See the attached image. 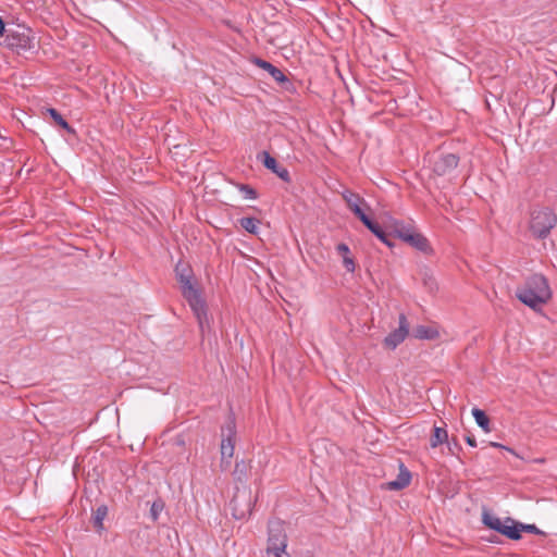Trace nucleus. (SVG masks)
Here are the masks:
<instances>
[{"label": "nucleus", "mask_w": 557, "mask_h": 557, "mask_svg": "<svg viewBox=\"0 0 557 557\" xmlns=\"http://www.w3.org/2000/svg\"><path fill=\"white\" fill-rule=\"evenodd\" d=\"M472 416H473L476 424L485 433H490L491 432V428H490L491 421H490V418L486 416V413L483 410H481L479 408H473L472 409Z\"/></svg>", "instance_id": "23"}, {"label": "nucleus", "mask_w": 557, "mask_h": 557, "mask_svg": "<svg viewBox=\"0 0 557 557\" xmlns=\"http://www.w3.org/2000/svg\"><path fill=\"white\" fill-rule=\"evenodd\" d=\"M46 111L58 126L63 128L69 134H76L75 129L65 121V119L54 108H48L46 109Z\"/></svg>", "instance_id": "20"}, {"label": "nucleus", "mask_w": 557, "mask_h": 557, "mask_svg": "<svg viewBox=\"0 0 557 557\" xmlns=\"http://www.w3.org/2000/svg\"><path fill=\"white\" fill-rule=\"evenodd\" d=\"M236 441V425L233 419H230L221 428V469L225 471L231 466V459L234 455Z\"/></svg>", "instance_id": "5"}, {"label": "nucleus", "mask_w": 557, "mask_h": 557, "mask_svg": "<svg viewBox=\"0 0 557 557\" xmlns=\"http://www.w3.org/2000/svg\"><path fill=\"white\" fill-rule=\"evenodd\" d=\"M392 234H394L397 238L401 240H406L407 236L414 233L416 230L410 224H406L403 221H393L391 224Z\"/></svg>", "instance_id": "17"}, {"label": "nucleus", "mask_w": 557, "mask_h": 557, "mask_svg": "<svg viewBox=\"0 0 557 557\" xmlns=\"http://www.w3.org/2000/svg\"><path fill=\"white\" fill-rule=\"evenodd\" d=\"M175 444H177L178 446L184 445V438L182 436H177L175 438Z\"/></svg>", "instance_id": "32"}, {"label": "nucleus", "mask_w": 557, "mask_h": 557, "mask_svg": "<svg viewBox=\"0 0 557 557\" xmlns=\"http://www.w3.org/2000/svg\"><path fill=\"white\" fill-rule=\"evenodd\" d=\"M556 222L557 216L553 210L548 208L534 210L531 215L530 230L536 238H545Z\"/></svg>", "instance_id": "4"}, {"label": "nucleus", "mask_w": 557, "mask_h": 557, "mask_svg": "<svg viewBox=\"0 0 557 557\" xmlns=\"http://www.w3.org/2000/svg\"><path fill=\"white\" fill-rule=\"evenodd\" d=\"M456 447H459L458 443H455V445H453V447H449V450H453V448H456Z\"/></svg>", "instance_id": "37"}, {"label": "nucleus", "mask_w": 557, "mask_h": 557, "mask_svg": "<svg viewBox=\"0 0 557 557\" xmlns=\"http://www.w3.org/2000/svg\"><path fill=\"white\" fill-rule=\"evenodd\" d=\"M458 163L459 157L457 154L441 153L432 161V170L436 175L443 176L455 170Z\"/></svg>", "instance_id": "10"}, {"label": "nucleus", "mask_w": 557, "mask_h": 557, "mask_svg": "<svg viewBox=\"0 0 557 557\" xmlns=\"http://www.w3.org/2000/svg\"><path fill=\"white\" fill-rule=\"evenodd\" d=\"M255 64L258 65L260 69L267 71L272 78L277 83H285L287 82L286 75L276 66H274L272 63L262 60L260 58H257L255 60Z\"/></svg>", "instance_id": "15"}, {"label": "nucleus", "mask_w": 557, "mask_h": 557, "mask_svg": "<svg viewBox=\"0 0 557 557\" xmlns=\"http://www.w3.org/2000/svg\"><path fill=\"white\" fill-rule=\"evenodd\" d=\"M448 441V433L445 428L434 426L433 434L430 438V446L432 448H436L437 446L446 443Z\"/></svg>", "instance_id": "22"}, {"label": "nucleus", "mask_w": 557, "mask_h": 557, "mask_svg": "<svg viewBox=\"0 0 557 557\" xmlns=\"http://www.w3.org/2000/svg\"><path fill=\"white\" fill-rule=\"evenodd\" d=\"M405 243L409 244L411 247L423 253H432L433 249L430 246V243L425 236L421 233L414 232L407 236Z\"/></svg>", "instance_id": "14"}, {"label": "nucleus", "mask_w": 557, "mask_h": 557, "mask_svg": "<svg viewBox=\"0 0 557 557\" xmlns=\"http://www.w3.org/2000/svg\"><path fill=\"white\" fill-rule=\"evenodd\" d=\"M164 502L161 498H158L152 503L149 516L153 522H156L159 519L160 513L164 509Z\"/></svg>", "instance_id": "27"}, {"label": "nucleus", "mask_w": 557, "mask_h": 557, "mask_svg": "<svg viewBox=\"0 0 557 557\" xmlns=\"http://www.w3.org/2000/svg\"><path fill=\"white\" fill-rule=\"evenodd\" d=\"M239 225L248 233L256 235L259 231L260 220L251 216H244L238 220Z\"/></svg>", "instance_id": "24"}, {"label": "nucleus", "mask_w": 557, "mask_h": 557, "mask_svg": "<svg viewBox=\"0 0 557 557\" xmlns=\"http://www.w3.org/2000/svg\"><path fill=\"white\" fill-rule=\"evenodd\" d=\"M534 461H535V462H539V463H542V462H544V459H543V458H541V459H535Z\"/></svg>", "instance_id": "34"}, {"label": "nucleus", "mask_w": 557, "mask_h": 557, "mask_svg": "<svg viewBox=\"0 0 557 557\" xmlns=\"http://www.w3.org/2000/svg\"><path fill=\"white\" fill-rule=\"evenodd\" d=\"M8 29H5L4 22L2 17L0 16V37L5 36Z\"/></svg>", "instance_id": "31"}, {"label": "nucleus", "mask_w": 557, "mask_h": 557, "mask_svg": "<svg viewBox=\"0 0 557 557\" xmlns=\"http://www.w3.org/2000/svg\"><path fill=\"white\" fill-rule=\"evenodd\" d=\"M235 519H245L252 512L253 502L249 492L237 491L230 503Z\"/></svg>", "instance_id": "8"}, {"label": "nucleus", "mask_w": 557, "mask_h": 557, "mask_svg": "<svg viewBox=\"0 0 557 557\" xmlns=\"http://www.w3.org/2000/svg\"><path fill=\"white\" fill-rule=\"evenodd\" d=\"M398 324V327L384 338V346L392 350L400 345L409 334V322L404 313L399 314Z\"/></svg>", "instance_id": "9"}, {"label": "nucleus", "mask_w": 557, "mask_h": 557, "mask_svg": "<svg viewBox=\"0 0 557 557\" xmlns=\"http://www.w3.org/2000/svg\"><path fill=\"white\" fill-rule=\"evenodd\" d=\"M553 296L548 280L541 273L529 275L523 284L517 287L516 297L529 308L539 311Z\"/></svg>", "instance_id": "2"}, {"label": "nucleus", "mask_w": 557, "mask_h": 557, "mask_svg": "<svg viewBox=\"0 0 557 557\" xmlns=\"http://www.w3.org/2000/svg\"><path fill=\"white\" fill-rule=\"evenodd\" d=\"M175 276L181 285L182 294L191 308L202 335L210 331V322L207 312V305L200 290L194 283V272L190 265L180 260L175 265Z\"/></svg>", "instance_id": "1"}, {"label": "nucleus", "mask_w": 557, "mask_h": 557, "mask_svg": "<svg viewBox=\"0 0 557 557\" xmlns=\"http://www.w3.org/2000/svg\"><path fill=\"white\" fill-rule=\"evenodd\" d=\"M288 537L284 522L278 518L270 519L268 522L267 557H288L286 553Z\"/></svg>", "instance_id": "3"}, {"label": "nucleus", "mask_w": 557, "mask_h": 557, "mask_svg": "<svg viewBox=\"0 0 557 557\" xmlns=\"http://www.w3.org/2000/svg\"><path fill=\"white\" fill-rule=\"evenodd\" d=\"M363 225L373 234L375 235L383 244H385L388 247H393L394 244L389 240L388 234L384 232V230L373 220L370 218L368 220H364Z\"/></svg>", "instance_id": "16"}, {"label": "nucleus", "mask_w": 557, "mask_h": 557, "mask_svg": "<svg viewBox=\"0 0 557 557\" xmlns=\"http://www.w3.org/2000/svg\"><path fill=\"white\" fill-rule=\"evenodd\" d=\"M425 284H430V288H433V285H435V281L432 277H429L425 280Z\"/></svg>", "instance_id": "33"}, {"label": "nucleus", "mask_w": 557, "mask_h": 557, "mask_svg": "<svg viewBox=\"0 0 557 557\" xmlns=\"http://www.w3.org/2000/svg\"><path fill=\"white\" fill-rule=\"evenodd\" d=\"M238 188L246 199H256L258 197L256 189L246 184H239Z\"/></svg>", "instance_id": "28"}, {"label": "nucleus", "mask_w": 557, "mask_h": 557, "mask_svg": "<svg viewBox=\"0 0 557 557\" xmlns=\"http://www.w3.org/2000/svg\"><path fill=\"white\" fill-rule=\"evenodd\" d=\"M482 522L491 530H494L512 541H518L521 539V535L518 534L515 528H512V523H515V520L510 517H507L504 520H502L500 518L484 510L482 513Z\"/></svg>", "instance_id": "6"}, {"label": "nucleus", "mask_w": 557, "mask_h": 557, "mask_svg": "<svg viewBox=\"0 0 557 557\" xmlns=\"http://www.w3.org/2000/svg\"><path fill=\"white\" fill-rule=\"evenodd\" d=\"M410 482H411V473L405 467V465L400 462L399 473H398L396 480L387 482L386 488L389 491H400V490L407 487L410 484Z\"/></svg>", "instance_id": "13"}, {"label": "nucleus", "mask_w": 557, "mask_h": 557, "mask_svg": "<svg viewBox=\"0 0 557 557\" xmlns=\"http://www.w3.org/2000/svg\"><path fill=\"white\" fill-rule=\"evenodd\" d=\"M456 447H459L458 443H455V445H453V447H449V450H453V448H456Z\"/></svg>", "instance_id": "35"}, {"label": "nucleus", "mask_w": 557, "mask_h": 557, "mask_svg": "<svg viewBox=\"0 0 557 557\" xmlns=\"http://www.w3.org/2000/svg\"><path fill=\"white\" fill-rule=\"evenodd\" d=\"M467 444L471 447H476V441L474 438V436L472 434H468L466 437H465Z\"/></svg>", "instance_id": "30"}, {"label": "nucleus", "mask_w": 557, "mask_h": 557, "mask_svg": "<svg viewBox=\"0 0 557 557\" xmlns=\"http://www.w3.org/2000/svg\"><path fill=\"white\" fill-rule=\"evenodd\" d=\"M336 250L343 257V264H344L345 269L348 272L352 273L356 269V264H355L354 259L349 256L350 255L349 247L346 244L341 243L336 246Z\"/></svg>", "instance_id": "18"}, {"label": "nucleus", "mask_w": 557, "mask_h": 557, "mask_svg": "<svg viewBox=\"0 0 557 557\" xmlns=\"http://www.w3.org/2000/svg\"><path fill=\"white\" fill-rule=\"evenodd\" d=\"M108 515V507L106 505H100L92 512V525L97 532L101 533L104 530L103 520Z\"/></svg>", "instance_id": "19"}, {"label": "nucleus", "mask_w": 557, "mask_h": 557, "mask_svg": "<svg viewBox=\"0 0 557 557\" xmlns=\"http://www.w3.org/2000/svg\"><path fill=\"white\" fill-rule=\"evenodd\" d=\"M488 445H490V446H492V447H495V448H500V449L507 450V451H509L510 454H512L513 456H516V457H518V458H521V457L519 456V454H518L515 449H512V448H510V447H508V446H505V445H503V444H500V443H497V442H490V443H488Z\"/></svg>", "instance_id": "29"}, {"label": "nucleus", "mask_w": 557, "mask_h": 557, "mask_svg": "<svg viewBox=\"0 0 557 557\" xmlns=\"http://www.w3.org/2000/svg\"><path fill=\"white\" fill-rule=\"evenodd\" d=\"M249 466L245 462V460L236 461L235 468L233 471V478L237 482L246 481L248 478Z\"/></svg>", "instance_id": "25"}, {"label": "nucleus", "mask_w": 557, "mask_h": 557, "mask_svg": "<svg viewBox=\"0 0 557 557\" xmlns=\"http://www.w3.org/2000/svg\"><path fill=\"white\" fill-rule=\"evenodd\" d=\"M512 528H515L518 532V534L521 535V532H528L533 534H541L544 535V532L540 530L535 524H524L522 522H518L515 520V523H512Z\"/></svg>", "instance_id": "26"}, {"label": "nucleus", "mask_w": 557, "mask_h": 557, "mask_svg": "<svg viewBox=\"0 0 557 557\" xmlns=\"http://www.w3.org/2000/svg\"><path fill=\"white\" fill-rule=\"evenodd\" d=\"M259 157H261L262 163L264 168L271 170L275 173L281 180L288 183L290 182V175L286 168L280 166L275 158H273L269 152L262 151Z\"/></svg>", "instance_id": "12"}, {"label": "nucleus", "mask_w": 557, "mask_h": 557, "mask_svg": "<svg viewBox=\"0 0 557 557\" xmlns=\"http://www.w3.org/2000/svg\"><path fill=\"white\" fill-rule=\"evenodd\" d=\"M413 336L418 339H435L438 337V332L431 326L418 325L413 329Z\"/></svg>", "instance_id": "21"}, {"label": "nucleus", "mask_w": 557, "mask_h": 557, "mask_svg": "<svg viewBox=\"0 0 557 557\" xmlns=\"http://www.w3.org/2000/svg\"><path fill=\"white\" fill-rule=\"evenodd\" d=\"M5 45L17 52L33 48L30 29L17 26L16 29H8L4 36Z\"/></svg>", "instance_id": "7"}, {"label": "nucleus", "mask_w": 557, "mask_h": 557, "mask_svg": "<svg viewBox=\"0 0 557 557\" xmlns=\"http://www.w3.org/2000/svg\"><path fill=\"white\" fill-rule=\"evenodd\" d=\"M343 199L346 201L349 210L363 223L364 220L369 219V215L366 213L364 208L369 209L366 200L360 197L358 194L352 193L350 190H345L342 194Z\"/></svg>", "instance_id": "11"}, {"label": "nucleus", "mask_w": 557, "mask_h": 557, "mask_svg": "<svg viewBox=\"0 0 557 557\" xmlns=\"http://www.w3.org/2000/svg\"><path fill=\"white\" fill-rule=\"evenodd\" d=\"M456 447H459L458 443H455V445H453V447H449V450H453V448H456Z\"/></svg>", "instance_id": "36"}]
</instances>
